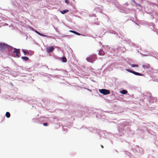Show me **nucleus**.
<instances>
[{
  "mask_svg": "<svg viewBox=\"0 0 158 158\" xmlns=\"http://www.w3.org/2000/svg\"><path fill=\"white\" fill-rule=\"evenodd\" d=\"M13 48L10 46H9L5 43H0V50H7L8 51H11Z\"/></svg>",
  "mask_w": 158,
  "mask_h": 158,
  "instance_id": "nucleus-1",
  "label": "nucleus"
},
{
  "mask_svg": "<svg viewBox=\"0 0 158 158\" xmlns=\"http://www.w3.org/2000/svg\"><path fill=\"white\" fill-rule=\"evenodd\" d=\"M96 58L95 55H93L86 58V59L87 61L93 63L95 60Z\"/></svg>",
  "mask_w": 158,
  "mask_h": 158,
  "instance_id": "nucleus-2",
  "label": "nucleus"
},
{
  "mask_svg": "<svg viewBox=\"0 0 158 158\" xmlns=\"http://www.w3.org/2000/svg\"><path fill=\"white\" fill-rule=\"evenodd\" d=\"M99 91L101 93L104 95H106L110 93V91L109 90L105 89H99Z\"/></svg>",
  "mask_w": 158,
  "mask_h": 158,
  "instance_id": "nucleus-3",
  "label": "nucleus"
},
{
  "mask_svg": "<svg viewBox=\"0 0 158 158\" xmlns=\"http://www.w3.org/2000/svg\"><path fill=\"white\" fill-rule=\"evenodd\" d=\"M127 70L130 73H131L134 74H135L136 75L140 76H143L144 75V74H142L140 73H139L136 72L135 71H132V70H130V69H127Z\"/></svg>",
  "mask_w": 158,
  "mask_h": 158,
  "instance_id": "nucleus-4",
  "label": "nucleus"
},
{
  "mask_svg": "<svg viewBox=\"0 0 158 158\" xmlns=\"http://www.w3.org/2000/svg\"><path fill=\"white\" fill-rule=\"evenodd\" d=\"M127 70L130 73H131L134 74H135L136 75L140 76H143L144 75V74H142L140 73H139L136 72L135 71H132V70H130V69H127Z\"/></svg>",
  "mask_w": 158,
  "mask_h": 158,
  "instance_id": "nucleus-5",
  "label": "nucleus"
},
{
  "mask_svg": "<svg viewBox=\"0 0 158 158\" xmlns=\"http://www.w3.org/2000/svg\"><path fill=\"white\" fill-rule=\"evenodd\" d=\"M14 51L13 52L14 53H16V56L18 57H19L20 56V49H17L16 48H14Z\"/></svg>",
  "mask_w": 158,
  "mask_h": 158,
  "instance_id": "nucleus-6",
  "label": "nucleus"
},
{
  "mask_svg": "<svg viewBox=\"0 0 158 158\" xmlns=\"http://www.w3.org/2000/svg\"><path fill=\"white\" fill-rule=\"evenodd\" d=\"M54 48L53 47L50 46L49 47L47 48V51L48 52H52L54 49Z\"/></svg>",
  "mask_w": 158,
  "mask_h": 158,
  "instance_id": "nucleus-7",
  "label": "nucleus"
},
{
  "mask_svg": "<svg viewBox=\"0 0 158 158\" xmlns=\"http://www.w3.org/2000/svg\"><path fill=\"white\" fill-rule=\"evenodd\" d=\"M142 66L144 69H148L149 68V65L148 64H147L146 65H143Z\"/></svg>",
  "mask_w": 158,
  "mask_h": 158,
  "instance_id": "nucleus-8",
  "label": "nucleus"
},
{
  "mask_svg": "<svg viewBox=\"0 0 158 158\" xmlns=\"http://www.w3.org/2000/svg\"><path fill=\"white\" fill-rule=\"evenodd\" d=\"M104 52L102 49L100 50L98 52V54L100 55H104Z\"/></svg>",
  "mask_w": 158,
  "mask_h": 158,
  "instance_id": "nucleus-9",
  "label": "nucleus"
},
{
  "mask_svg": "<svg viewBox=\"0 0 158 158\" xmlns=\"http://www.w3.org/2000/svg\"><path fill=\"white\" fill-rule=\"evenodd\" d=\"M69 11V10H62L60 11L61 13L63 14H64L67 13Z\"/></svg>",
  "mask_w": 158,
  "mask_h": 158,
  "instance_id": "nucleus-10",
  "label": "nucleus"
},
{
  "mask_svg": "<svg viewBox=\"0 0 158 158\" xmlns=\"http://www.w3.org/2000/svg\"><path fill=\"white\" fill-rule=\"evenodd\" d=\"M22 59L23 60H25V61H27L28 60L29 58L26 56H22L21 57Z\"/></svg>",
  "mask_w": 158,
  "mask_h": 158,
  "instance_id": "nucleus-11",
  "label": "nucleus"
},
{
  "mask_svg": "<svg viewBox=\"0 0 158 158\" xmlns=\"http://www.w3.org/2000/svg\"><path fill=\"white\" fill-rule=\"evenodd\" d=\"M127 93V91L125 90H123L121 91V93L123 94H126Z\"/></svg>",
  "mask_w": 158,
  "mask_h": 158,
  "instance_id": "nucleus-12",
  "label": "nucleus"
},
{
  "mask_svg": "<svg viewBox=\"0 0 158 158\" xmlns=\"http://www.w3.org/2000/svg\"><path fill=\"white\" fill-rule=\"evenodd\" d=\"M5 115L6 117L7 118H9L10 117V114L9 112H7L6 113Z\"/></svg>",
  "mask_w": 158,
  "mask_h": 158,
  "instance_id": "nucleus-13",
  "label": "nucleus"
},
{
  "mask_svg": "<svg viewBox=\"0 0 158 158\" xmlns=\"http://www.w3.org/2000/svg\"><path fill=\"white\" fill-rule=\"evenodd\" d=\"M62 61L63 62H66L67 61V60L65 57H63L62 58Z\"/></svg>",
  "mask_w": 158,
  "mask_h": 158,
  "instance_id": "nucleus-14",
  "label": "nucleus"
},
{
  "mask_svg": "<svg viewBox=\"0 0 158 158\" xmlns=\"http://www.w3.org/2000/svg\"><path fill=\"white\" fill-rule=\"evenodd\" d=\"M131 67H137L138 66V64H131Z\"/></svg>",
  "mask_w": 158,
  "mask_h": 158,
  "instance_id": "nucleus-15",
  "label": "nucleus"
},
{
  "mask_svg": "<svg viewBox=\"0 0 158 158\" xmlns=\"http://www.w3.org/2000/svg\"><path fill=\"white\" fill-rule=\"evenodd\" d=\"M23 52H24L25 55H26L28 53V52L26 51L24 49L23 50Z\"/></svg>",
  "mask_w": 158,
  "mask_h": 158,
  "instance_id": "nucleus-16",
  "label": "nucleus"
},
{
  "mask_svg": "<svg viewBox=\"0 0 158 158\" xmlns=\"http://www.w3.org/2000/svg\"><path fill=\"white\" fill-rule=\"evenodd\" d=\"M124 40L126 41V42L127 43L131 42V40L130 39H125Z\"/></svg>",
  "mask_w": 158,
  "mask_h": 158,
  "instance_id": "nucleus-17",
  "label": "nucleus"
},
{
  "mask_svg": "<svg viewBox=\"0 0 158 158\" xmlns=\"http://www.w3.org/2000/svg\"><path fill=\"white\" fill-rule=\"evenodd\" d=\"M139 151H141L140 152L141 153H143V151L142 148H139Z\"/></svg>",
  "mask_w": 158,
  "mask_h": 158,
  "instance_id": "nucleus-18",
  "label": "nucleus"
},
{
  "mask_svg": "<svg viewBox=\"0 0 158 158\" xmlns=\"http://www.w3.org/2000/svg\"><path fill=\"white\" fill-rule=\"evenodd\" d=\"M39 35L42 36H44V37H45V35H44L43 34H42L40 33V34H39Z\"/></svg>",
  "mask_w": 158,
  "mask_h": 158,
  "instance_id": "nucleus-19",
  "label": "nucleus"
},
{
  "mask_svg": "<svg viewBox=\"0 0 158 158\" xmlns=\"http://www.w3.org/2000/svg\"><path fill=\"white\" fill-rule=\"evenodd\" d=\"M75 34L76 35H81L80 33H79L77 32L76 31H75Z\"/></svg>",
  "mask_w": 158,
  "mask_h": 158,
  "instance_id": "nucleus-20",
  "label": "nucleus"
},
{
  "mask_svg": "<svg viewBox=\"0 0 158 158\" xmlns=\"http://www.w3.org/2000/svg\"><path fill=\"white\" fill-rule=\"evenodd\" d=\"M45 37H48V38H52V36H51L47 35H45Z\"/></svg>",
  "mask_w": 158,
  "mask_h": 158,
  "instance_id": "nucleus-21",
  "label": "nucleus"
},
{
  "mask_svg": "<svg viewBox=\"0 0 158 158\" xmlns=\"http://www.w3.org/2000/svg\"><path fill=\"white\" fill-rule=\"evenodd\" d=\"M68 36H69L68 35H61V37H65Z\"/></svg>",
  "mask_w": 158,
  "mask_h": 158,
  "instance_id": "nucleus-22",
  "label": "nucleus"
},
{
  "mask_svg": "<svg viewBox=\"0 0 158 158\" xmlns=\"http://www.w3.org/2000/svg\"><path fill=\"white\" fill-rule=\"evenodd\" d=\"M69 32H72V33H74L75 34V31H73V30H70V31H69Z\"/></svg>",
  "mask_w": 158,
  "mask_h": 158,
  "instance_id": "nucleus-23",
  "label": "nucleus"
},
{
  "mask_svg": "<svg viewBox=\"0 0 158 158\" xmlns=\"http://www.w3.org/2000/svg\"><path fill=\"white\" fill-rule=\"evenodd\" d=\"M147 96H148V97H149L150 98H151V94H148V95H147Z\"/></svg>",
  "mask_w": 158,
  "mask_h": 158,
  "instance_id": "nucleus-24",
  "label": "nucleus"
},
{
  "mask_svg": "<svg viewBox=\"0 0 158 158\" xmlns=\"http://www.w3.org/2000/svg\"><path fill=\"white\" fill-rule=\"evenodd\" d=\"M35 32L38 35L40 34V33L36 30L35 31Z\"/></svg>",
  "mask_w": 158,
  "mask_h": 158,
  "instance_id": "nucleus-25",
  "label": "nucleus"
},
{
  "mask_svg": "<svg viewBox=\"0 0 158 158\" xmlns=\"http://www.w3.org/2000/svg\"><path fill=\"white\" fill-rule=\"evenodd\" d=\"M102 132H101L100 133V135L101 136H102V137H104V136H105V135H102Z\"/></svg>",
  "mask_w": 158,
  "mask_h": 158,
  "instance_id": "nucleus-26",
  "label": "nucleus"
},
{
  "mask_svg": "<svg viewBox=\"0 0 158 158\" xmlns=\"http://www.w3.org/2000/svg\"><path fill=\"white\" fill-rule=\"evenodd\" d=\"M43 125L44 126H47V124L46 123H43Z\"/></svg>",
  "mask_w": 158,
  "mask_h": 158,
  "instance_id": "nucleus-27",
  "label": "nucleus"
},
{
  "mask_svg": "<svg viewBox=\"0 0 158 158\" xmlns=\"http://www.w3.org/2000/svg\"><path fill=\"white\" fill-rule=\"evenodd\" d=\"M65 2L67 3V4H68V1L67 0H65Z\"/></svg>",
  "mask_w": 158,
  "mask_h": 158,
  "instance_id": "nucleus-28",
  "label": "nucleus"
},
{
  "mask_svg": "<svg viewBox=\"0 0 158 158\" xmlns=\"http://www.w3.org/2000/svg\"><path fill=\"white\" fill-rule=\"evenodd\" d=\"M53 27H54V28L56 30V31H57V30H56V29L55 28V27H54V26Z\"/></svg>",
  "mask_w": 158,
  "mask_h": 158,
  "instance_id": "nucleus-29",
  "label": "nucleus"
},
{
  "mask_svg": "<svg viewBox=\"0 0 158 158\" xmlns=\"http://www.w3.org/2000/svg\"><path fill=\"white\" fill-rule=\"evenodd\" d=\"M101 147L103 148V146H101Z\"/></svg>",
  "mask_w": 158,
  "mask_h": 158,
  "instance_id": "nucleus-30",
  "label": "nucleus"
},
{
  "mask_svg": "<svg viewBox=\"0 0 158 158\" xmlns=\"http://www.w3.org/2000/svg\"><path fill=\"white\" fill-rule=\"evenodd\" d=\"M1 89H0V93H1Z\"/></svg>",
  "mask_w": 158,
  "mask_h": 158,
  "instance_id": "nucleus-31",
  "label": "nucleus"
},
{
  "mask_svg": "<svg viewBox=\"0 0 158 158\" xmlns=\"http://www.w3.org/2000/svg\"><path fill=\"white\" fill-rule=\"evenodd\" d=\"M93 81H94V82H95V81H94V80H93Z\"/></svg>",
  "mask_w": 158,
  "mask_h": 158,
  "instance_id": "nucleus-32",
  "label": "nucleus"
}]
</instances>
